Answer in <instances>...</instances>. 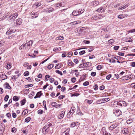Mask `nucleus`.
Returning <instances> with one entry per match:
<instances>
[{"instance_id":"obj_1","label":"nucleus","mask_w":135,"mask_h":135,"mask_svg":"<svg viewBox=\"0 0 135 135\" xmlns=\"http://www.w3.org/2000/svg\"><path fill=\"white\" fill-rule=\"evenodd\" d=\"M18 16V14L15 13L12 14L10 16H9L8 19V21L11 22H13Z\"/></svg>"},{"instance_id":"obj_2","label":"nucleus","mask_w":135,"mask_h":135,"mask_svg":"<svg viewBox=\"0 0 135 135\" xmlns=\"http://www.w3.org/2000/svg\"><path fill=\"white\" fill-rule=\"evenodd\" d=\"M113 113L116 116L118 117L122 114V113L120 110L118 109H115L113 110Z\"/></svg>"},{"instance_id":"obj_3","label":"nucleus","mask_w":135,"mask_h":135,"mask_svg":"<svg viewBox=\"0 0 135 135\" xmlns=\"http://www.w3.org/2000/svg\"><path fill=\"white\" fill-rule=\"evenodd\" d=\"M49 130H50V129L45 125L42 129V132L44 134H46L48 132Z\"/></svg>"},{"instance_id":"obj_4","label":"nucleus","mask_w":135,"mask_h":135,"mask_svg":"<svg viewBox=\"0 0 135 135\" xmlns=\"http://www.w3.org/2000/svg\"><path fill=\"white\" fill-rule=\"evenodd\" d=\"M103 16L101 14H99L98 15H96L94 16H93L92 18L93 20H96L98 19H100L103 17Z\"/></svg>"},{"instance_id":"obj_5","label":"nucleus","mask_w":135,"mask_h":135,"mask_svg":"<svg viewBox=\"0 0 135 135\" xmlns=\"http://www.w3.org/2000/svg\"><path fill=\"white\" fill-rule=\"evenodd\" d=\"M39 13L36 12L35 13L31 12L30 14V15H31V18H35L37 17Z\"/></svg>"},{"instance_id":"obj_6","label":"nucleus","mask_w":135,"mask_h":135,"mask_svg":"<svg viewBox=\"0 0 135 135\" xmlns=\"http://www.w3.org/2000/svg\"><path fill=\"white\" fill-rule=\"evenodd\" d=\"M89 63V62H87L85 63H84L83 64H80L79 66V68H83L84 67H87L88 66V64Z\"/></svg>"},{"instance_id":"obj_7","label":"nucleus","mask_w":135,"mask_h":135,"mask_svg":"<svg viewBox=\"0 0 135 135\" xmlns=\"http://www.w3.org/2000/svg\"><path fill=\"white\" fill-rule=\"evenodd\" d=\"M33 42L32 40H30L26 44V46H27V49H29L30 48L32 45Z\"/></svg>"},{"instance_id":"obj_8","label":"nucleus","mask_w":135,"mask_h":135,"mask_svg":"<svg viewBox=\"0 0 135 135\" xmlns=\"http://www.w3.org/2000/svg\"><path fill=\"white\" fill-rule=\"evenodd\" d=\"M54 125V123L52 122L48 123L45 125L46 126H47V127H48V128L49 129H50L51 128V127Z\"/></svg>"},{"instance_id":"obj_9","label":"nucleus","mask_w":135,"mask_h":135,"mask_svg":"<svg viewBox=\"0 0 135 135\" xmlns=\"http://www.w3.org/2000/svg\"><path fill=\"white\" fill-rule=\"evenodd\" d=\"M65 113V112L64 111L61 112L58 116V118L59 119H60L63 118L64 116Z\"/></svg>"},{"instance_id":"obj_10","label":"nucleus","mask_w":135,"mask_h":135,"mask_svg":"<svg viewBox=\"0 0 135 135\" xmlns=\"http://www.w3.org/2000/svg\"><path fill=\"white\" fill-rule=\"evenodd\" d=\"M102 130L103 131V135H111L110 133H108L106 131L105 128L104 127L102 128Z\"/></svg>"},{"instance_id":"obj_11","label":"nucleus","mask_w":135,"mask_h":135,"mask_svg":"<svg viewBox=\"0 0 135 135\" xmlns=\"http://www.w3.org/2000/svg\"><path fill=\"white\" fill-rule=\"evenodd\" d=\"M22 19L21 18H19L16 20V24L17 25H20L22 24Z\"/></svg>"},{"instance_id":"obj_12","label":"nucleus","mask_w":135,"mask_h":135,"mask_svg":"<svg viewBox=\"0 0 135 135\" xmlns=\"http://www.w3.org/2000/svg\"><path fill=\"white\" fill-rule=\"evenodd\" d=\"M128 129L127 128H124L122 131V132L124 134H128L129 133Z\"/></svg>"},{"instance_id":"obj_13","label":"nucleus","mask_w":135,"mask_h":135,"mask_svg":"<svg viewBox=\"0 0 135 135\" xmlns=\"http://www.w3.org/2000/svg\"><path fill=\"white\" fill-rule=\"evenodd\" d=\"M1 78L2 79L4 80L7 79V76L5 74H2L1 76Z\"/></svg>"},{"instance_id":"obj_14","label":"nucleus","mask_w":135,"mask_h":135,"mask_svg":"<svg viewBox=\"0 0 135 135\" xmlns=\"http://www.w3.org/2000/svg\"><path fill=\"white\" fill-rule=\"evenodd\" d=\"M20 97H18L17 96H14L13 98V100L15 102H17L19 99Z\"/></svg>"},{"instance_id":"obj_15","label":"nucleus","mask_w":135,"mask_h":135,"mask_svg":"<svg viewBox=\"0 0 135 135\" xmlns=\"http://www.w3.org/2000/svg\"><path fill=\"white\" fill-rule=\"evenodd\" d=\"M26 100L25 99H23L20 101L21 105H24L26 103Z\"/></svg>"},{"instance_id":"obj_16","label":"nucleus","mask_w":135,"mask_h":135,"mask_svg":"<svg viewBox=\"0 0 135 135\" xmlns=\"http://www.w3.org/2000/svg\"><path fill=\"white\" fill-rule=\"evenodd\" d=\"M15 32V30L12 29V28H10L7 31V33H8L9 34L14 32Z\"/></svg>"},{"instance_id":"obj_17","label":"nucleus","mask_w":135,"mask_h":135,"mask_svg":"<svg viewBox=\"0 0 135 135\" xmlns=\"http://www.w3.org/2000/svg\"><path fill=\"white\" fill-rule=\"evenodd\" d=\"M78 122H74L71 123V126L73 127H74L75 126L78 125Z\"/></svg>"},{"instance_id":"obj_18","label":"nucleus","mask_w":135,"mask_h":135,"mask_svg":"<svg viewBox=\"0 0 135 135\" xmlns=\"http://www.w3.org/2000/svg\"><path fill=\"white\" fill-rule=\"evenodd\" d=\"M69 130L68 129H67L66 131L63 132L62 135H69Z\"/></svg>"},{"instance_id":"obj_19","label":"nucleus","mask_w":135,"mask_h":135,"mask_svg":"<svg viewBox=\"0 0 135 135\" xmlns=\"http://www.w3.org/2000/svg\"><path fill=\"white\" fill-rule=\"evenodd\" d=\"M73 114L71 111H69L67 114V117L70 118L72 116Z\"/></svg>"},{"instance_id":"obj_20","label":"nucleus","mask_w":135,"mask_h":135,"mask_svg":"<svg viewBox=\"0 0 135 135\" xmlns=\"http://www.w3.org/2000/svg\"><path fill=\"white\" fill-rule=\"evenodd\" d=\"M103 7H101L99 8L98 9H97V10H96V11L97 12H100L102 13L103 11H104V9H103V10L102 11H101L102 10V9H103Z\"/></svg>"},{"instance_id":"obj_21","label":"nucleus","mask_w":135,"mask_h":135,"mask_svg":"<svg viewBox=\"0 0 135 135\" xmlns=\"http://www.w3.org/2000/svg\"><path fill=\"white\" fill-rule=\"evenodd\" d=\"M117 126H116L115 125H113L110 126L109 127V129H110L111 131L113 130Z\"/></svg>"},{"instance_id":"obj_22","label":"nucleus","mask_w":135,"mask_h":135,"mask_svg":"<svg viewBox=\"0 0 135 135\" xmlns=\"http://www.w3.org/2000/svg\"><path fill=\"white\" fill-rule=\"evenodd\" d=\"M54 11V9L52 8H49L46 10V11L50 13Z\"/></svg>"},{"instance_id":"obj_23","label":"nucleus","mask_w":135,"mask_h":135,"mask_svg":"<svg viewBox=\"0 0 135 135\" xmlns=\"http://www.w3.org/2000/svg\"><path fill=\"white\" fill-rule=\"evenodd\" d=\"M72 15L74 16H76L78 15V13L77 11L76 10L72 12Z\"/></svg>"},{"instance_id":"obj_24","label":"nucleus","mask_w":135,"mask_h":135,"mask_svg":"<svg viewBox=\"0 0 135 135\" xmlns=\"http://www.w3.org/2000/svg\"><path fill=\"white\" fill-rule=\"evenodd\" d=\"M11 67V65L9 63H8L7 65L6 66V68L8 69H10Z\"/></svg>"},{"instance_id":"obj_25","label":"nucleus","mask_w":135,"mask_h":135,"mask_svg":"<svg viewBox=\"0 0 135 135\" xmlns=\"http://www.w3.org/2000/svg\"><path fill=\"white\" fill-rule=\"evenodd\" d=\"M125 17V15H120L118 16V18L119 19H122Z\"/></svg>"},{"instance_id":"obj_26","label":"nucleus","mask_w":135,"mask_h":135,"mask_svg":"<svg viewBox=\"0 0 135 135\" xmlns=\"http://www.w3.org/2000/svg\"><path fill=\"white\" fill-rule=\"evenodd\" d=\"M31 117H28L26 118L25 120V122L26 123L28 122L31 120Z\"/></svg>"},{"instance_id":"obj_27","label":"nucleus","mask_w":135,"mask_h":135,"mask_svg":"<svg viewBox=\"0 0 135 135\" xmlns=\"http://www.w3.org/2000/svg\"><path fill=\"white\" fill-rule=\"evenodd\" d=\"M54 66V65L53 64H51L47 66V68L49 69H52Z\"/></svg>"},{"instance_id":"obj_28","label":"nucleus","mask_w":135,"mask_h":135,"mask_svg":"<svg viewBox=\"0 0 135 135\" xmlns=\"http://www.w3.org/2000/svg\"><path fill=\"white\" fill-rule=\"evenodd\" d=\"M75 110V107H72L71 108V110L70 111H71L72 112V114H73L74 113Z\"/></svg>"},{"instance_id":"obj_29","label":"nucleus","mask_w":135,"mask_h":135,"mask_svg":"<svg viewBox=\"0 0 135 135\" xmlns=\"http://www.w3.org/2000/svg\"><path fill=\"white\" fill-rule=\"evenodd\" d=\"M68 62V65L69 66H73L74 64V63L70 60H69Z\"/></svg>"},{"instance_id":"obj_30","label":"nucleus","mask_w":135,"mask_h":135,"mask_svg":"<svg viewBox=\"0 0 135 135\" xmlns=\"http://www.w3.org/2000/svg\"><path fill=\"white\" fill-rule=\"evenodd\" d=\"M42 94L41 93V91H40L37 93L36 95L38 96V98H40Z\"/></svg>"},{"instance_id":"obj_31","label":"nucleus","mask_w":135,"mask_h":135,"mask_svg":"<svg viewBox=\"0 0 135 135\" xmlns=\"http://www.w3.org/2000/svg\"><path fill=\"white\" fill-rule=\"evenodd\" d=\"M9 98V96L8 95H6L5 96V97L4 98V100L5 101L7 102Z\"/></svg>"},{"instance_id":"obj_32","label":"nucleus","mask_w":135,"mask_h":135,"mask_svg":"<svg viewBox=\"0 0 135 135\" xmlns=\"http://www.w3.org/2000/svg\"><path fill=\"white\" fill-rule=\"evenodd\" d=\"M108 42L111 45L114 42V41L113 39H111L108 40Z\"/></svg>"},{"instance_id":"obj_33","label":"nucleus","mask_w":135,"mask_h":135,"mask_svg":"<svg viewBox=\"0 0 135 135\" xmlns=\"http://www.w3.org/2000/svg\"><path fill=\"white\" fill-rule=\"evenodd\" d=\"M61 67V66L59 65V64H56L55 67V68L56 69H59Z\"/></svg>"},{"instance_id":"obj_34","label":"nucleus","mask_w":135,"mask_h":135,"mask_svg":"<svg viewBox=\"0 0 135 135\" xmlns=\"http://www.w3.org/2000/svg\"><path fill=\"white\" fill-rule=\"evenodd\" d=\"M122 103V106H124V107H126L127 105V103L125 101H120Z\"/></svg>"},{"instance_id":"obj_35","label":"nucleus","mask_w":135,"mask_h":135,"mask_svg":"<svg viewBox=\"0 0 135 135\" xmlns=\"http://www.w3.org/2000/svg\"><path fill=\"white\" fill-rule=\"evenodd\" d=\"M4 131V129L3 128L2 129H0V135H3Z\"/></svg>"},{"instance_id":"obj_36","label":"nucleus","mask_w":135,"mask_h":135,"mask_svg":"<svg viewBox=\"0 0 135 135\" xmlns=\"http://www.w3.org/2000/svg\"><path fill=\"white\" fill-rule=\"evenodd\" d=\"M29 72L28 71H26L25 72L24 74V76H26L28 75H29Z\"/></svg>"},{"instance_id":"obj_37","label":"nucleus","mask_w":135,"mask_h":135,"mask_svg":"<svg viewBox=\"0 0 135 135\" xmlns=\"http://www.w3.org/2000/svg\"><path fill=\"white\" fill-rule=\"evenodd\" d=\"M55 72L56 73H57L58 74H60L61 75H62L63 74L62 72L59 70H56Z\"/></svg>"},{"instance_id":"obj_38","label":"nucleus","mask_w":135,"mask_h":135,"mask_svg":"<svg viewBox=\"0 0 135 135\" xmlns=\"http://www.w3.org/2000/svg\"><path fill=\"white\" fill-rule=\"evenodd\" d=\"M89 83L88 81H86L84 83H83V85L85 86H86L89 85Z\"/></svg>"},{"instance_id":"obj_39","label":"nucleus","mask_w":135,"mask_h":135,"mask_svg":"<svg viewBox=\"0 0 135 135\" xmlns=\"http://www.w3.org/2000/svg\"><path fill=\"white\" fill-rule=\"evenodd\" d=\"M85 53V51L83 50L79 52V54L80 55H82L84 54Z\"/></svg>"},{"instance_id":"obj_40","label":"nucleus","mask_w":135,"mask_h":135,"mask_svg":"<svg viewBox=\"0 0 135 135\" xmlns=\"http://www.w3.org/2000/svg\"><path fill=\"white\" fill-rule=\"evenodd\" d=\"M102 66L101 65H98L97 67V68L98 70H99L102 68Z\"/></svg>"},{"instance_id":"obj_41","label":"nucleus","mask_w":135,"mask_h":135,"mask_svg":"<svg viewBox=\"0 0 135 135\" xmlns=\"http://www.w3.org/2000/svg\"><path fill=\"white\" fill-rule=\"evenodd\" d=\"M44 111L40 109L38 110V113L39 114H41L43 113Z\"/></svg>"},{"instance_id":"obj_42","label":"nucleus","mask_w":135,"mask_h":135,"mask_svg":"<svg viewBox=\"0 0 135 135\" xmlns=\"http://www.w3.org/2000/svg\"><path fill=\"white\" fill-rule=\"evenodd\" d=\"M56 105H57V103L55 102H53L51 103L52 106L54 107H55Z\"/></svg>"},{"instance_id":"obj_43","label":"nucleus","mask_w":135,"mask_h":135,"mask_svg":"<svg viewBox=\"0 0 135 135\" xmlns=\"http://www.w3.org/2000/svg\"><path fill=\"white\" fill-rule=\"evenodd\" d=\"M94 89L95 90H97L98 89V86L97 85V84H96L94 86Z\"/></svg>"},{"instance_id":"obj_44","label":"nucleus","mask_w":135,"mask_h":135,"mask_svg":"<svg viewBox=\"0 0 135 135\" xmlns=\"http://www.w3.org/2000/svg\"><path fill=\"white\" fill-rule=\"evenodd\" d=\"M103 101H105L106 102H107L109 101L110 100V99L108 98H104L103 99Z\"/></svg>"},{"instance_id":"obj_45","label":"nucleus","mask_w":135,"mask_h":135,"mask_svg":"<svg viewBox=\"0 0 135 135\" xmlns=\"http://www.w3.org/2000/svg\"><path fill=\"white\" fill-rule=\"evenodd\" d=\"M8 86H9V84L8 83H6L4 85V87L6 88H8Z\"/></svg>"},{"instance_id":"obj_46","label":"nucleus","mask_w":135,"mask_h":135,"mask_svg":"<svg viewBox=\"0 0 135 135\" xmlns=\"http://www.w3.org/2000/svg\"><path fill=\"white\" fill-rule=\"evenodd\" d=\"M111 75L110 74H109L108 75H107L106 77V78L107 79L109 80L110 79V78L111 77Z\"/></svg>"},{"instance_id":"obj_47","label":"nucleus","mask_w":135,"mask_h":135,"mask_svg":"<svg viewBox=\"0 0 135 135\" xmlns=\"http://www.w3.org/2000/svg\"><path fill=\"white\" fill-rule=\"evenodd\" d=\"M96 74V73L95 72H92L91 74V75L93 76H95Z\"/></svg>"},{"instance_id":"obj_48","label":"nucleus","mask_w":135,"mask_h":135,"mask_svg":"<svg viewBox=\"0 0 135 135\" xmlns=\"http://www.w3.org/2000/svg\"><path fill=\"white\" fill-rule=\"evenodd\" d=\"M131 77H129V76H124L123 78H124L125 79H129V78H131Z\"/></svg>"},{"instance_id":"obj_49","label":"nucleus","mask_w":135,"mask_h":135,"mask_svg":"<svg viewBox=\"0 0 135 135\" xmlns=\"http://www.w3.org/2000/svg\"><path fill=\"white\" fill-rule=\"evenodd\" d=\"M16 129L15 127H13L12 128L11 131L12 132H15L16 131Z\"/></svg>"},{"instance_id":"obj_50","label":"nucleus","mask_w":135,"mask_h":135,"mask_svg":"<svg viewBox=\"0 0 135 135\" xmlns=\"http://www.w3.org/2000/svg\"><path fill=\"white\" fill-rule=\"evenodd\" d=\"M121 101H119V102H118L117 103V105H118L122 106V103L120 102Z\"/></svg>"},{"instance_id":"obj_51","label":"nucleus","mask_w":135,"mask_h":135,"mask_svg":"<svg viewBox=\"0 0 135 135\" xmlns=\"http://www.w3.org/2000/svg\"><path fill=\"white\" fill-rule=\"evenodd\" d=\"M119 48V46H115L114 47V49L115 50H117Z\"/></svg>"},{"instance_id":"obj_52","label":"nucleus","mask_w":135,"mask_h":135,"mask_svg":"<svg viewBox=\"0 0 135 135\" xmlns=\"http://www.w3.org/2000/svg\"><path fill=\"white\" fill-rule=\"evenodd\" d=\"M75 80H76V78H74V77H73V78H72L71 79V81L73 83H74L75 82Z\"/></svg>"},{"instance_id":"obj_53","label":"nucleus","mask_w":135,"mask_h":135,"mask_svg":"<svg viewBox=\"0 0 135 135\" xmlns=\"http://www.w3.org/2000/svg\"><path fill=\"white\" fill-rule=\"evenodd\" d=\"M118 55L121 56H123L124 55V53L123 52H119L118 53Z\"/></svg>"},{"instance_id":"obj_54","label":"nucleus","mask_w":135,"mask_h":135,"mask_svg":"<svg viewBox=\"0 0 135 135\" xmlns=\"http://www.w3.org/2000/svg\"><path fill=\"white\" fill-rule=\"evenodd\" d=\"M126 40L127 41H128V42H132V40L131 38L130 37L129 38H127L126 39Z\"/></svg>"},{"instance_id":"obj_55","label":"nucleus","mask_w":135,"mask_h":135,"mask_svg":"<svg viewBox=\"0 0 135 135\" xmlns=\"http://www.w3.org/2000/svg\"><path fill=\"white\" fill-rule=\"evenodd\" d=\"M122 57H120V56H116L115 57H114V58L117 60H118L119 59H120V58H121Z\"/></svg>"},{"instance_id":"obj_56","label":"nucleus","mask_w":135,"mask_h":135,"mask_svg":"<svg viewBox=\"0 0 135 135\" xmlns=\"http://www.w3.org/2000/svg\"><path fill=\"white\" fill-rule=\"evenodd\" d=\"M65 97V95H61L59 97V98L60 99H62L63 98Z\"/></svg>"},{"instance_id":"obj_57","label":"nucleus","mask_w":135,"mask_h":135,"mask_svg":"<svg viewBox=\"0 0 135 135\" xmlns=\"http://www.w3.org/2000/svg\"><path fill=\"white\" fill-rule=\"evenodd\" d=\"M8 118H9L11 117V114L10 113H8L6 114Z\"/></svg>"},{"instance_id":"obj_58","label":"nucleus","mask_w":135,"mask_h":135,"mask_svg":"<svg viewBox=\"0 0 135 135\" xmlns=\"http://www.w3.org/2000/svg\"><path fill=\"white\" fill-rule=\"evenodd\" d=\"M4 44V43L2 41H0V47H1Z\"/></svg>"},{"instance_id":"obj_59","label":"nucleus","mask_w":135,"mask_h":135,"mask_svg":"<svg viewBox=\"0 0 135 135\" xmlns=\"http://www.w3.org/2000/svg\"><path fill=\"white\" fill-rule=\"evenodd\" d=\"M61 104H58L57 103V105H56L55 108H59V107L61 106Z\"/></svg>"},{"instance_id":"obj_60","label":"nucleus","mask_w":135,"mask_h":135,"mask_svg":"<svg viewBox=\"0 0 135 135\" xmlns=\"http://www.w3.org/2000/svg\"><path fill=\"white\" fill-rule=\"evenodd\" d=\"M17 77H16V76L14 75H12L11 77V79H12L14 80H16V79H17Z\"/></svg>"},{"instance_id":"obj_61","label":"nucleus","mask_w":135,"mask_h":135,"mask_svg":"<svg viewBox=\"0 0 135 135\" xmlns=\"http://www.w3.org/2000/svg\"><path fill=\"white\" fill-rule=\"evenodd\" d=\"M65 90H66V88L65 87L62 86L61 88V90L62 91H63V92Z\"/></svg>"},{"instance_id":"obj_62","label":"nucleus","mask_w":135,"mask_h":135,"mask_svg":"<svg viewBox=\"0 0 135 135\" xmlns=\"http://www.w3.org/2000/svg\"><path fill=\"white\" fill-rule=\"evenodd\" d=\"M50 80L51 83H52L54 81V79L52 78H51L50 79Z\"/></svg>"},{"instance_id":"obj_63","label":"nucleus","mask_w":135,"mask_h":135,"mask_svg":"<svg viewBox=\"0 0 135 135\" xmlns=\"http://www.w3.org/2000/svg\"><path fill=\"white\" fill-rule=\"evenodd\" d=\"M73 61L74 62H75V63L76 64H77L79 62L78 60V59H74V60Z\"/></svg>"},{"instance_id":"obj_64","label":"nucleus","mask_w":135,"mask_h":135,"mask_svg":"<svg viewBox=\"0 0 135 135\" xmlns=\"http://www.w3.org/2000/svg\"><path fill=\"white\" fill-rule=\"evenodd\" d=\"M105 88V86L104 85H102L101 86L100 88V90H103Z\"/></svg>"}]
</instances>
